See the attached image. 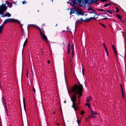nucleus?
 I'll return each instance as SVG.
<instances>
[{
  "label": "nucleus",
  "mask_w": 126,
  "mask_h": 126,
  "mask_svg": "<svg viewBox=\"0 0 126 126\" xmlns=\"http://www.w3.org/2000/svg\"><path fill=\"white\" fill-rule=\"evenodd\" d=\"M78 85L77 84L75 85L73 87L71 90V92L73 93V95L71 98V100L73 102L72 107L74 108V110L75 111L78 109L79 107L78 105L80 104L79 102L76 103L77 98L78 99L77 101L79 102L80 100V97L82 96L83 90L82 85L80 83L79 81H78Z\"/></svg>",
  "instance_id": "nucleus-1"
},
{
  "label": "nucleus",
  "mask_w": 126,
  "mask_h": 126,
  "mask_svg": "<svg viewBox=\"0 0 126 126\" xmlns=\"http://www.w3.org/2000/svg\"><path fill=\"white\" fill-rule=\"evenodd\" d=\"M28 26H32L33 28L38 29L40 31V36L42 37V39L45 40L46 43H49V41L47 39V36L45 35L44 31L43 29H41L38 26L35 25H29Z\"/></svg>",
  "instance_id": "nucleus-2"
},
{
  "label": "nucleus",
  "mask_w": 126,
  "mask_h": 126,
  "mask_svg": "<svg viewBox=\"0 0 126 126\" xmlns=\"http://www.w3.org/2000/svg\"><path fill=\"white\" fill-rule=\"evenodd\" d=\"M73 44H72V46L71 47V44H70V43L69 42H68V45L67 47V54H69V53H70V47H71V49H72V54L73 55H72V57H73V56H74V51L73 50Z\"/></svg>",
  "instance_id": "nucleus-3"
},
{
  "label": "nucleus",
  "mask_w": 126,
  "mask_h": 126,
  "mask_svg": "<svg viewBox=\"0 0 126 126\" xmlns=\"http://www.w3.org/2000/svg\"><path fill=\"white\" fill-rule=\"evenodd\" d=\"M79 5L84 6L86 4H90V0H79Z\"/></svg>",
  "instance_id": "nucleus-4"
},
{
  "label": "nucleus",
  "mask_w": 126,
  "mask_h": 126,
  "mask_svg": "<svg viewBox=\"0 0 126 126\" xmlns=\"http://www.w3.org/2000/svg\"><path fill=\"white\" fill-rule=\"evenodd\" d=\"M72 3H70V5L73 7H76L75 3L78 4L79 5V0H73L71 1Z\"/></svg>",
  "instance_id": "nucleus-5"
},
{
  "label": "nucleus",
  "mask_w": 126,
  "mask_h": 126,
  "mask_svg": "<svg viewBox=\"0 0 126 126\" xmlns=\"http://www.w3.org/2000/svg\"><path fill=\"white\" fill-rule=\"evenodd\" d=\"M6 5V4L4 3V5H2L0 6V14L6 10L7 8V6H5Z\"/></svg>",
  "instance_id": "nucleus-6"
},
{
  "label": "nucleus",
  "mask_w": 126,
  "mask_h": 126,
  "mask_svg": "<svg viewBox=\"0 0 126 126\" xmlns=\"http://www.w3.org/2000/svg\"><path fill=\"white\" fill-rule=\"evenodd\" d=\"M12 19L11 18L6 19L3 22V25H4L7 24L8 22H12Z\"/></svg>",
  "instance_id": "nucleus-7"
},
{
  "label": "nucleus",
  "mask_w": 126,
  "mask_h": 126,
  "mask_svg": "<svg viewBox=\"0 0 126 126\" xmlns=\"http://www.w3.org/2000/svg\"><path fill=\"white\" fill-rule=\"evenodd\" d=\"M1 101L4 106H6V102L5 99L4 97H2L1 98Z\"/></svg>",
  "instance_id": "nucleus-8"
},
{
  "label": "nucleus",
  "mask_w": 126,
  "mask_h": 126,
  "mask_svg": "<svg viewBox=\"0 0 126 126\" xmlns=\"http://www.w3.org/2000/svg\"><path fill=\"white\" fill-rule=\"evenodd\" d=\"M92 100V99L91 96H89L87 97L86 101L87 103H89Z\"/></svg>",
  "instance_id": "nucleus-9"
},
{
  "label": "nucleus",
  "mask_w": 126,
  "mask_h": 126,
  "mask_svg": "<svg viewBox=\"0 0 126 126\" xmlns=\"http://www.w3.org/2000/svg\"><path fill=\"white\" fill-rule=\"evenodd\" d=\"M6 3L5 4H7L8 5V6L10 7V8H11L12 6V4L10 2H9L8 1H6L5 2Z\"/></svg>",
  "instance_id": "nucleus-10"
},
{
  "label": "nucleus",
  "mask_w": 126,
  "mask_h": 126,
  "mask_svg": "<svg viewBox=\"0 0 126 126\" xmlns=\"http://www.w3.org/2000/svg\"><path fill=\"white\" fill-rule=\"evenodd\" d=\"M98 0H90V4H91L94 3H96Z\"/></svg>",
  "instance_id": "nucleus-11"
},
{
  "label": "nucleus",
  "mask_w": 126,
  "mask_h": 126,
  "mask_svg": "<svg viewBox=\"0 0 126 126\" xmlns=\"http://www.w3.org/2000/svg\"><path fill=\"white\" fill-rule=\"evenodd\" d=\"M96 117V116H95L94 115H93L91 114L89 115L88 116V118L89 119H92Z\"/></svg>",
  "instance_id": "nucleus-12"
},
{
  "label": "nucleus",
  "mask_w": 126,
  "mask_h": 126,
  "mask_svg": "<svg viewBox=\"0 0 126 126\" xmlns=\"http://www.w3.org/2000/svg\"><path fill=\"white\" fill-rule=\"evenodd\" d=\"M4 107V108L5 110V111L6 113V114L7 115V116H9L8 114V110L7 107V106H6Z\"/></svg>",
  "instance_id": "nucleus-13"
},
{
  "label": "nucleus",
  "mask_w": 126,
  "mask_h": 126,
  "mask_svg": "<svg viewBox=\"0 0 126 126\" xmlns=\"http://www.w3.org/2000/svg\"><path fill=\"white\" fill-rule=\"evenodd\" d=\"M101 14H103V13H101L99 15L101 16L102 17V18L101 19H107L108 18L106 17H105V16L104 15H101Z\"/></svg>",
  "instance_id": "nucleus-14"
},
{
  "label": "nucleus",
  "mask_w": 126,
  "mask_h": 126,
  "mask_svg": "<svg viewBox=\"0 0 126 126\" xmlns=\"http://www.w3.org/2000/svg\"><path fill=\"white\" fill-rule=\"evenodd\" d=\"M83 21V20L82 18H81L79 19H78L77 21H76V24L77 22L80 23Z\"/></svg>",
  "instance_id": "nucleus-15"
},
{
  "label": "nucleus",
  "mask_w": 126,
  "mask_h": 126,
  "mask_svg": "<svg viewBox=\"0 0 126 126\" xmlns=\"http://www.w3.org/2000/svg\"><path fill=\"white\" fill-rule=\"evenodd\" d=\"M90 110L91 114L93 115H97V113L95 112L94 111L92 110L91 109Z\"/></svg>",
  "instance_id": "nucleus-16"
},
{
  "label": "nucleus",
  "mask_w": 126,
  "mask_h": 126,
  "mask_svg": "<svg viewBox=\"0 0 126 126\" xmlns=\"http://www.w3.org/2000/svg\"><path fill=\"white\" fill-rule=\"evenodd\" d=\"M12 22H16L19 24L20 23V22L19 20L13 19L12 20Z\"/></svg>",
  "instance_id": "nucleus-17"
},
{
  "label": "nucleus",
  "mask_w": 126,
  "mask_h": 126,
  "mask_svg": "<svg viewBox=\"0 0 126 126\" xmlns=\"http://www.w3.org/2000/svg\"><path fill=\"white\" fill-rule=\"evenodd\" d=\"M4 25H2L1 26H0V34H1L2 33V32L3 29L4 27Z\"/></svg>",
  "instance_id": "nucleus-18"
},
{
  "label": "nucleus",
  "mask_w": 126,
  "mask_h": 126,
  "mask_svg": "<svg viewBox=\"0 0 126 126\" xmlns=\"http://www.w3.org/2000/svg\"><path fill=\"white\" fill-rule=\"evenodd\" d=\"M92 18H87L85 20H84L83 21L86 22H88L89 21H90Z\"/></svg>",
  "instance_id": "nucleus-19"
},
{
  "label": "nucleus",
  "mask_w": 126,
  "mask_h": 126,
  "mask_svg": "<svg viewBox=\"0 0 126 126\" xmlns=\"http://www.w3.org/2000/svg\"><path fill=\"white\" fill-rule=\"evenodd\" d=\"M11 16V14L8 13H6L4 15V16L5 17L8 16L9 17Z\"/></svg>",
  "instance_id": "nucleus-20"
},
{
  "label": "nucleus",
  "mask_w": 126,
  "mask_h": 126,
  "mask_svg": "<svg viewBox=\"0 0 126 126\" xmlns=\"http://www.w3.org/2000/svg\"><path fill=\"white\" fill-rule=\"evenodd\" d=\"M77 12L80 14H82L83 13V12L81 9H79L78 11Z\"/></svg>",
  "instance_id": "nucleus-21"
},
{
  "label": "nucleus",
  "mask_w": 126,
  "mask_h": 126,
  "mask_svg": "<svg viewBox=\"0 0 126 126\" xmlns=\"http://www.w3.org/2000/svg\"><path fill=\"white\" fill-rule=\"evenodd\" d=\"M23 103L24 108L25 110L26 108V105L25 103V99L24 98H23Z\"/></svg>",
  "instance_id": "nucleus-22"
},
{
  "label": "nucleus",
  "mask_w": 126,
  "mask_h": 126,
  "mask_svg": "<svg viewBox=\"0 0 126 126\" xmlns=\"http://www.w3.org/2000/svg\"><path fill=\"white\" fill-rule=\"evenodd\" d=\"M70 9L71 10L70 14V15H71L75 13V11L74 10H72L71 8Z\"/></svg>",
  "instance_id": "nucleus-23"
},
{
  "label": "nucleus",
  "mask_w": 126,
  "mask_h": 126,
  "mask_svg": "<svg viewBox=\"0 0 126 126\" xmlns=\"http://www.w3.org/2000/svg\"><path fill=\"white\" fill-rule=\"evenodd\" d=\"M85 105L86 106H87L89 108L90 110H91V109L90 108L91 106L89 104V103H85Z\"/></svg>",
  "instance_id": "nucleus-24"
},
{
  "label": "nucleus",
  "mask_w": 126,
  "mask_h": 126,
  "mask_svg": "<svg viewBox=\"0 0 126 126\" xmlns=\"http://www.w3.org/2000/svg\"><path fill=\"white\" fill-rule=\"evenodd\" d=\"M28 42V39H27L25 40L23 45V47H24L26 44Z\"/></svg>",
  "instance_id": "nucleus-25"
},
{
  "label": "nucleus",
  "mask_w": 126,
  "mask_h": 126,
  "mask_svg": "<svg viewBox=\"0 0 126 126\" xmlns=\"http://www.w3.org/2000/svg\"><path fill=\"white\" fill-rule=\"evenodd\" d=\"M88 11H90V10L94 11V12H93V13H94L95 12V11L94 9H92L91 7H89L88 8Z\"/></svg>",
  "instance_id": "nucleus-26"
},
{
  "label": "nucleus",
  "mask_w": 126,
  "mask_h": 126,
  "mask_svg": "<svg viewBox=\"0 0 126 126\" xmlns=\"http://www.w3.org/2000/svg\"><path fill=\"white\" fill-rule=\"evenodd\" d=\"M110 3H106L105 5H104V7H107V6H109V5H110Z\"/></svg>",
  "instance_id": "nucleus-27"
},
{
  "label": "nucleus",
  "mask_w": 126,
  "mask_h": 126,
  "mask_svg": "<svg viewBox=\"0 0 126 126\" xmlns=\"http://www.w3.org/2000/svg\"><path fill=\"white\" fill-rule=\"evenodd\" d=\"M103 46L104 47V48H105V50L106 51H107V48L106 47V46L104 43H103Z\"/></svg>",
  "instance_id": "nucleus-28"
},
{
  "label": "nucleus",
  "mask_w": 126,
  "mask_h": 126,
  "mask_svg": "<svg viewBox=\"0 0 126 126\" xmlns=\"http://www.w3.org/2000/svg\"><path fill=\"white\" fill-rule=\"evenodd\" d=\"M116 16L119 19H120V18L122 17L120 15L118 14H116Z\"/></svg>",
  "instance_id": "nucleus-29"
},
{
  "label": "nucleus",
  "mask_w": 126,
  "mask_h": 126,
  "mask_svg": "<svg viewBox=\"0 0 126 126\" xmlns=\"http://www.w3.org/2000/svg\"><path fill=\"white\" fill-rule=\"evenodd\" d=\"M67 31L68 32H71L70 29L68 28V27H67Z\"/></svg>",
  "instance_id": "nucleus-30"
},
{
  "label": "nucleus",
  "mask_w": 126,
  "mask_h": 126,
  "mask_svg": "<svg viewBox=\"0 0 126 126\" xmlns=\"http://www.w3.org/2000/svg\"><path fill=\"white\" fill-rule=\"evenodd\" d=\"M108 0H98V1H100L101 2H104L107 1Z\"/></svg>",
  "instance_id": "nucleus-31"
},
{
  "label": "nucleus",
  "mask_w": 126,
  "mask_h": 126,
  "mask_svg": "<svg viewBox=\"0 0 126 126\" xmlns=\"http://www.w3.org/2000/svg\"><path fill=\"white\" fill-rule=\"evenodd\" d=\"M99 24H100V25H101V26H103V27H104L105 28H106V26H105L102 23H99Z\"/></svg>",
  "instance_id": "nucleus-32"
},
{
  "label": "nucleus",
  "mask_w": 126,
  "mask_h": 126,
  "mask_svg": "<svg viewBox=\"0 0 126 126\" xmlns=\"http://www.w3.org/2000/svg\"><path fill=\"white\" fill-rule=\"evenodd\" d=\"M84 112L83 111V110L81 111L80 113V114L81 115H83V114H84Z\"/></svg>",
  "instance_id": "nucleus-33"
},
{
  "label": "nucleus",
  "mask_w": 126,
  "mask_h": 126,
  "mask_svg": "<svg viewBox=\"0 0 126 126\" xmlns=\"http://www.w3.org/2000/svg\"><path fill=\"white\" fill-rule=\"evenodd\" d=\"M110 14H112L113 13V12L112 11H110L109 10H108V12Z\"/></svg>",
  "instance_id": "nucleus-34"
},
{
  "label": "nucleus",
  "mask_w": 126,
  "mask_h": 126,
  "mask_svg": "<svg viewBox=\"0 0 126 126\" xmlns=\"http://www.w3.org/2000/svg\"><path fill=\"white\" fill-rule=\"evenodd\" d=\"M82 74H83V76H84V70L83 68H82Z\"/></svg>",
  "instance_id": "nucleus-35"
},
{
  "label": "nucleus",
  "mask_w": 126,
  "mask_h": 126,
  "mask_svg": "<svg viewBox=\"0 0 126 126\" xmlns=\"http://www.w3.org/2000/svg\"><path fill=\"white\" fill-rule=\"evenodd\" d=\"M33 91L34 92V94H35V89L33 86Z\"/></svg>",
  "instance_id": "nucleus-36"
},
{
  "label": "nucleus",
  "mask_w": 126,
  "mask_h": 126,
  "mask_svg": "<svg viewBox=\"0 0 126 126\" xmlns=\"http://www.w3.org/2000/svg\"><path fill=\"white\" fill-rule=\"evenodd\" d=\"M116 11L117 12H119V10L118 8L117 7H116Z\"/></svg>",
  "instance_id": "nucleus-37"
},
{
  "label": "nucleus",
  "mask_w": 126,
  "mask_h": 126,
  "mask_svg": "<svg viewBox=\"0 0 126 126\" xmlns=\"http://www.w3.org/2000/svg\"><path fill=\"white\" fill-rule=\"evenodd\" d=\"M97 10L98 11H100L102 12H103L104 11V10L103 9H98Z\"/></svg>",
  "instance_id": "nucleus-38"
},
{
  "label": "nucleus",
  "mask_w": 126,
  "mask_h": 126,
  "mask_svg": "<svg viewBox=\"0 0 126 126\" xmlns=\"http://www.w3.org/2000/svg\"><path fill=\"white\" fill-rule=\"evenodd\" d=\"M26 2L25 1H23L22 2V4H26Z\"/></svg>",
  "instance_id": "nucleus-39"
},
{
  "label": "nucleus",
  "mask_w": 126,
  "mask_h": 126,
  "mask_svg": "<svg viewBox=\"0 0 126 126\" xmlns=\"http://www.w3.org/2000/svg\"><path fill=\"white\" fill-rule=\"evenodd\" d=\"M112 47L113 50L115 49L114 46L113 45H112Z\"/></svg>",
  "instance_id": "nucleus-40"
},
{
  "label": "nucleus",
  "mask_w": 126,
  "mask_h": 126,
  "mask_svg": "<svg viewBox=\"0 0 126 126\" xmlns=\"http://www.w3.org/2000/svg\"><path fill=\"white\" fill-rule=\"evenodd\" d=\"M106 51V53L107 56H108V51L107 49V51Z\"/></svg>",
  "instance_id": "nucleus-41"
},
{
  "label": "nucleus",
  "mask_w": 126,
  "mask_h": 126,
  "mask_svg": "<svg viewBox=\"0 0 126 126\" xmlns=\"http://www.w3.org/2000/svg\"><path fill=\"white\" fill-rule=\"evenodd\" d=\"M122 95L123 98V99H124V98H125V95H124V94H122Z\"/></svg>",
  "instance_id": "nucleus-42"
},
{
  "label": "nucleus",
  "mask_w": 126,
  "mask_h": 126,
  "mask_svg": "<svg viewBox=\"0 0 126 126\" xmlns=\"http://www.w3.org/2000/svg\"><path fill=\"white\" fill-rule=\"evenodd\" d=\"M121 92H122V94H124V91H123V89H121Z\"/></svg>",
  "instance_id": "nucleus-43"
},
{
  "label": "nucleus",
  "mask_w": 126,
  "mask_h": 126,
  "mask_svg": "<svg viewBox=\"0 0 126 126\" xmlns=\"http://www.w3.org/2000/svg\"><path fill=\"white\" fill-rule=\"evenodd\" d=\"M108 10H104V11L103 12H105V13H106V12H108Z\"/></svg>",
  "instance_id": "nucleus-44"
},
{
  "label": "nucleus",
  "mask_w": 126,
  "mask_h": 126,
  "mask_svg": "<svg viewBox=\"0 0 126 126\" xmlns=\"http://www.w3.org/2000/svg\"><path fill=\"white\" fill-rule=\"evenodd\" d=\"M113 50L114 51V52L115 53V54L116 55L117 54V53H116V50L115 49V50Z\"/></svg>",
  "instance_id": "nucleus-45"
},
{
  "label": "nucleus",
  "mask_w": 126,
  "mask_h": 126,
  "mask_svg": "<svg viewBox=\"0 0 126 126\" xmlns=\"http://www.w3.org/2000/svg\"><path fill=\"white\" fill-rule=\"evenodd\" d=\"M120 86L121 88V89H123L122 86L121 84H120Z\"/></svg>",
  "instance_id": "nucleus-46"
},
{
  "label": "nucleus",
  "mask_w": 126,
  "mask_h": 126,
  "mask_svg": "<svg viewBox=\"0 0 126 126\" xmlns=\"http://www.w3.org/2000/svg\"><path fill=\"white\" fill-rule=\"evenodd\" d=\"M28 72H27L26 73V76H27V78L28 77Z\"/></svg>",
  "instance_id": "nucleus-47"
},
{
  "label": "nucleus",
  "mask_w": 126,
  "mask_h": 126,
  "mask_svg": "<svg viewBox=\"0 0 126 126\" xmlns=\"http://www.w3.org/2000/svg\"><path fill=\"white\" fill-rule=\"evenodd\" d=\"M70 3H71V2H67V4H69H69H70Z\"/></svg>",
  "instance_id": "nucleus-48"
},
{
  "label": "nucleus",
  "mask_w": 126,
  "mask_h": 126,
  "mask_svg": "<svg viewBox=\"0 0 126 126\" xmlns=\"http://www.w3.org/2000/svg\"><path fill=\"white\" fill-rule=\"evenodd\" d=\"M77 121L78 123V124H79L80 123V122H79V120H77Z\"/></svg>",
  "instance_id": "nucleus-49"
},
{
  "label": "nucleus",
  "mask_w": 126,
  "mask_h": 126,
  "mask_svg": "<svg viewBox=\"0 0 126 126\" xmlns=\"http://www.w3.org/2000/svg\"><path fill=\"white\" fill-rule=\"evenodd\" d=\"M47 63H48V64H49L50 63V62L49 61H47Z\"/></svg>",
  "instance_id": "nucleus-50"
},
{
  "label": "nucleus",
  "mask_w": 126,
  "mask_h": 126,
  "mask_svg": "<svg viewBox=\"0 0 126 126\" xmlns=\"http://www.w3.org/2000/svg\"><path fill=\"white\" fill-rule=\"evenodd\" d=\"M84 84H85V86L86 87V83H85V82L84 81Z\"/></svg>",
  "instance_id": "nucleus-51"
},
{
  "label": "nucleus",
  "mask_w": 126,
  "mask_h": 126,
  "mask_svg": "<svg viewBox=\"0 0 126 126\" xmlns=\"http://www.w3.org/2000/svg\"><path fill=\"white\" fill-rule=\"evenodd\" d=\"M120 19L121 20H123L122 19V17L120 18Z\"/></svg>",
  "instance_id": "nucleus-52"
},
{
  "label": "nucleus",
  "mask_w": 126,
  "mask_h": 126,
  "mask_svg": "<svg viewBox=\"0 0 126 126\" xmlns=\"http://www.w3.org/2000/svg\"><path fill=\"white\" fill-rule=\"evenodd\" d=\"M56 124L57 125V126H59V124Z\"/></svg>",
  "instance_id": "nucleus-53"
},
{
  "label": "nucleus",
  "mask_w": 126,
  "mask_h": 126,
  "mask_svg": "<svg viewBox=\"0 0 126 126\" xmlns=\"http://www.w3.org/2000/svg\"><path fill=\"white\" fill-rule=\"evenodd\" d=\"M89 13H90V14H91V13H92V12H90Z\"/></svg>",
  "instance_id": "nucleus-54"
},
{
  "label": "nucleus",
  "mask_w": 126,
  "mask_h": 126,
  "mask_svg": "<svg viewBox=\"0 0 126 126\" xmlns=\"http://www.w3.org/2000/svg\"><path fill=\"white\" fill-rule=\"evenodd\" d=\"M45 24H43L42 25H44Z\"/></svg>",
  "instance_id": "nucleus-55"
},
{
  "label": "nucleus",
  "mask_w": 126,
  "mask_h": 126,
  "mask_svg": "<svg viewBox=\"0 0 126 126\" xmlns=\"http://www.w3.org/2000/svg\"><path fill=\"white\" fill-rule=\"evenodd\" d=\"M42 54H43V53H42Z\"/></svg>",
  "instance_id": "nucleus-56"
},
{
  "label": "nucleus",
  "mask_w": 126,
  "mask_h": 126,
  "mask_svg": "<svg viewBox=\"0 0 126 126\" xmlns=\"http://www.w3.org/2000/svg\"><path fill=\"white\" fill-rule=\"evenodd\" d=\"M122 22H123V21H121Z\"/></svg>",
  "instance_id": "nucleus-57"
}]
</instances>
